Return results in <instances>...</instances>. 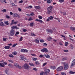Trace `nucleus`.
<instances>
[{"instance_id":"nucleus-1","label":"nucleus","mask_w":75,"mask_h":75,"mask_svg":"<svg viewBox=\"0 0 75 75\" xmlns=\"http://www.w3.org/2000/svg\"><path fill=\"white\" fill-rule=\"evenodd\" d=\"M22 67H23L25 69H27V70L30 69V66L27 63L25 64Z\"/></svg>"},{"instance_id":"nucleus-2","label":"nucleus","mask_w":75,"mask_h":75,"mask_svg":"<svg viewBox=\"0 0 75 75\" xmlns=\"http://www.w3.org/2000/svg\"><path fill=\"white\" fill-rule=\"evenodd\" d=\"M53 8V6H50L47 8L48 12V14H51L52 12V8Z\"/></svg>"},{"instance_id":"nucleus-3","label":"nucleus","mask_w":75,"mask_h":75,"mask_svg":"<svg viewBox=\"0 0 75 75\" xmlns=\"http://www.w3.org/2000/svg\"><path fill=\"white\" fill-rule=\"evenodd\" d=\"M75 59H74V60L72 61L71 62V64L70 67L71 68H72L73 67H74V66H75Z\"/></svg>"},{"instance_id":"nucleus-4","label":"nucleus","mask_w":75,"mask_h":75,"mask_svg":"<svg viewBox=\"0 0 75 75\" xmlns=\"http://www.w3.org/2000/svg\"><path fill=\"white\" fill-rule=\"evenodd\" d=\"M64 69L65 70H67V69H68V68H69V65H68V63H66V64L64 65Z\"/></svg>"},{"instance_id":"nucleus-5","label":"nucleus","mask_w":75,"mask_h":75,"mask_svg":"<svg viewBox=\"0 0 75 75\" xmlns=\"http://www.w3.org/2000/svg\"><path fill=\"white\" fill-rule=\"evenodd\" d=\"M19 59L20 60H24L25 61H26V58L24 57V56L21 55H20Z\"/></svg>"},{"instance_id":"nucleus-6","label":"nucleus","mask_w":75,"mask_h":75,"mask_svg":"<svg viewBox=\"0 0 75 75\" xmlns=\"http://www.w3.org/2000/svg\"><path fill=\"white\" fill-rule=\"evenodd\" d=\"M15 33V31H14V30H13V29H12L10 31V35L11 36H13L14 35V34Z\"/></svg>"},{"instance_id":"nucleus-7","label":"nucleus","mask_w":75,"mask_h":75,"mask_svg":"<svg viewBox=\"0 0 75 75\" xmlns=\"http://www.w3.org/2000/svg\"><path fill=\"white\" fill-rule=\"evenodd\" d=\"M14 66L15 67H16V68H19V69H21L22 68V67L21 66H20L17 63H15L14 64Z\"/></svg>"},{"instance_id":"nucleus-8","label":"nucleus","mask_w":75,"mask_h":75,"mask_svg":"<svg viewBox=\"0 0 75 75\" xmlns=\"http://www.w3.org/2000/svg\"><path fill=\"white\" fill-rule=\"evenodd\" d=\"M41 51L42 52H47L48 50L46 48H44L42 49V50H41Z\"/></svg>"},{"instance_id":"nucleus-9","label":"nucleus","mask_w":75,"mask_h":75,"mask_svg":"<svg viewBox=\"0 0 75 75\" xmlns=\"http://www.w3.org/2000/svg\"><path fill=\"white\" fill-rule=\"evenodd\" d=\"M62 69H63V66H61L57 68V70L58 71H62Z\"/></svg>"},{"instance_id":"nucleus-10","label":"nucleus","mask_w":75,"mask_h":75,"mask_svg":"<svg viewBox=\"0 0 75 75\" xmlns=\"http://www.w3.org/2000/svg\"><path fill=\"white\" fill-rule=\"evenodd\" d=\"M47 32L49 34H52L53 33V31L51 29H47Z\"/></svg>"},{"instance_id":"nucleus-11","label":"nucleus","mask_w":75,"mask_h":75,"mask_svg":"<svg viewBox=\"0 0 75 75\" xmlns=\"http://www.w3.org/2000/svg\"><path fill=\"white\" fill-rule=\"evenodd\" d=\"M7 63L4 62L2 63V64L1 63H0V66L2 67H4V65H7Z\"/></svg>"},{"instance_id":"nucleus-12","label":"nucleus","mask_w":75,"mask_h":75,"mask_svg":"<svg viewBox=\"0 0 75 75\" xmlns=\"http://www.w3.org/2000/svg\"><path fill=\"white\" fill-rule=\"evenodd\" d=\"M13 17H18V18H19V15L16 13H13Z\"/></svg>"},{"instance_id":"nucleus-13","label":"nucleus","mask_w":75,"mask_h":75,"mask_svg":"<svg viewBox=\"0 0 75 75\" xmlns=\"http://www.w3.org/2000/svg\"><path fill=\"white\" fill-rule=\"evenodd\" d=\"M70 28L71 30H72L73 31L75 32V28L74 27H70Z\"/></svg>"},{"instance_id":"nucleus-14","label":"nucleus","mask_w":75,"mask_h":75,"mask_svg":"<svg viewBox=\"0 0 75 75\" xmlns=\"http://www.w3.org/2000/svg\"><path fill=\"white\" fill-rule=\"evenodd\" d=\"M49 72H50V70L49 69H48L45 71L44 73L45 74H48V73H49Z\"/></svg>"},{"instance_id":"nucleus-15","label":"nucleus","mask_w":75,"mask_h":75,"mask_svg":"<svg viewBox=\"0 0 75 75\" xmlns=\"http://www.w3.org/2000/svg\"><path fill=\"white\" fill-rule=\"evenodd\" d=\"M40 40V39L37 38V39L35 40V42L36 43H38Z\"/></svg>"},{"instance_id":"nucleus-16","label":"nucleus","mask_w":75,"mask_h":75,"mask_svg":"<svg viewBox=\"0 0 75 75\" xmlns=\"http://www.w3.org/2000/svg\"><path fill=\"white\" fill-rule=\"evenodd\" d=\"M35 21H38V22H40V23H42L43 22L40 19H35Z\"/></svg>"},{"instance_id":"nucleus-17","label":"nucleus","mask_w":75,"mask_h":75,"mask_svg":"<svg viewBox=\"0 0 75 75\" xmlns=\"http://www.w3.org/2000/svg\"><path fill=\"white\" fill-rule=\"evenodd\" d=\"M44 56L46 57V58H50V55L47 54H45Z\"/></svg>"},{"instance_id":"nucleus-18","label":"nucleus","mask_w":75,"mask_h":75,"mask_svg":"<svg viewBox=\"0 0 75 75\" xmlns=\"http://www.w3.org/2000/svg\"><path fill=\"white\" fill-rule=\"evenodd\" d=\"M67 59H68V58L67 57H65L64 58H63L62 59V61H65V60H67Z\"/></svg>"},{"instance_id":"nucleus-19","label":"nucleus","mask_w":75,"mask_h":75,"mask_svg":"<svg viewBox=\"0 0 75 75\" xmlns=\"http://www.w3.org/2000/svg\"><path fill=\"white\" fill-rule=\"evenodd\" d=\"M0 26H2V27H4V23L3 22H1L0 24Z\"/></svg>"},{"instance_id":"nucleus-20","label":"nucleus","mask_w":75,"mask_h":75,"mask_svg":"<svg viewBox=\"0 0 75 75\" xmlns=\"http://www.w3.org/2000/svg\"><path fill=\"white\" fill-rule=\"evenodd\" d=\"M10 46H5L4 47V49H9L10 48Z\"/></svg>"},{"instance_id":"nucleus-21","label":"nucleus","mask_w":75,"mask_h":75,"mask_svg":"<svg viewBox=\"0 0 75 75\" xmlns=\"http://www.w3.org/2000/svg\"><path fill=\"white\" fill-rule=\"evenodd\" d=\"M4 23L5 24H6V25H9V23L8 21H5L4 22Z\"/></svg>"},{"instance_id":"nucleus-22","label":"nucleus","mask_w":75,"mask_h":75,"mask_svg":"<svg viewBox=\"0 0 75 75\" xmlns=\"http://www.w3.org/2000/svg\"><path fill=\"white\" fill-rule=\"evenodd\" d=\"M52 38H51V37H50L48 38H47V40L48 41H51V40Z\"/></svg>"},{"instance_id":"nucleus-23","label":"nucleus","mask_w":75,"mask_h":75,"mask_svg":"<svg viewBox=\"0 0 75 75\" xmlns=\"http://www.w3.org/2000/svg\"><path fill=\"white\" fill-rule=\"evenodd\" d=\"M75 72L72 71H69V74H75Z\"/></svg>"},{"instance_id":"nucleus-24","label":"nucleus","mask_w":75,"mask_h":75,"mask_svg":"<svg viewBox=\"0 0 75 75\" xmlns=\"http://www.w3.org/2000/svg\"><path fill=\"white\" fill-rule=\"evenodd\" d=\"M48 18L49 20H52V19H53V18H54V17L51 16L50 17H49Z\"/></svg>"},{"instance_id":"nucleus-25","label":"nucleus","mask_w":75,"mask_h":75,"mask_svg":"<svg viewBox=\"0 0 75 75\" xmlns=\"http://www.w3.org/2000/svg\"><path fill=\"white\" fill-rule=\"evenodd\" d=\"M9 57H11V58H14V56L12 54H10L9 55Z\"/></svg>"},{"instance_id":"nucleus-26","label":"nucleus","mask_w":75,"mask_h":75,"mask_svg":"<svg viewBox=\"0 0 75 75\" xmlns=\"http://www.w3.org/2000/svg\"><path fill=\"white\" fill-rule=\"evenodd\" d=\"M8 71L7 69L5 71V73H6V74H8Z\"/></svg>"},{"instance_id":"nucleus-27","label":"nucleus","mask_w":75,"mask_h":75,"mask_svg":"<svg viewBox=\"0 0 75 75\" xmlns=\"http://www.w3.org/2000/svg\"><path fill=\"white\" fill-rule=\"evenodd\" d=\"M12 54L13 55H17V52H12Z\"/></svg>"},{"instance_id":"nucleus-28","label":"nucleus","mask_w":75,"mask_h":75,"mask_svg":"<svg viewBox=\"0 0 75 75\" xmlns=\"http://www.w3.org/2000/svg\"><path fill=\"white\" fill-rule=\"evenodd\" d=\"M35 64L36 65H39V64H40V63H39L38 61H37L35 62Z\"/></svg>"},{"instance_id":"nucleus-29","label":"nucleus","mask_w":75,"mask_h":75,"mask_svg":"<svg viewBox=\"0 0 75 75\" xmlns=\"http://www.w3.org/2000/svg\"><path fill=\"white\" fill-rule=\"evenodd\" d=\"M18 34H19V32H17L16 33V34H15V36L17 37V35Z\"/></svg>"},{"instance_id":"nucleus-30","label":"nucleus","mask_w":75,"mask_h":75,"mask_svg":"<svg viewBox=\"0 0 75 75\" xmlns=\"http://www.w3.org/2000/svg\"><path fill=\"white\" fill-rule=\"evenodd\" d=\"M68 44H69V43H68V42H66L65 43V45L66 47H67V46H68Z\"/></svg>"},{"instance_id":"nucleus-31","label":"nucleus","mask_w":75,"mask_h":75,"mask_svg":"<svg viewBox=\"0 0 75 75\" xmlns=\"http://www.w3.org/2000/svg\"><path fill=\"white\" fill-rule=\"evenodd\" d=\"M51 2V0H47V3L48 4L50 3Z\"/></svg>"},{"instance_id":"nucleus-32","label":"nucleus","mask_w":75,"mask_h":75,"mask_svg":"<svg viewBox=\"0 0 75 75\" xmlns=\"http://www.w3.org/2000/svg\"><path fill=\"white\" fill-rule=\"evenodd\" d=\"M51 68L52 69H55L56 68L55 67H51Z\"/></svg>"},{"instance_id":"nucleus-33","label":"nucleus","mask_w":75,"mask_h":75,"mask_svg":"<svg viewBox=\"0 0 75 75\" xmlns=\"http://www.w3.org/2000/svg\"><path fill=\"white\" fill-rule=\"evenodd\" d=\"M8 66H9V67H10L11 68H13V66L12 65V64H9L8 65Z\"/></svg>"},{"instance_id":"nucleus-34","label":"nucleus","mask_w":75,"mask_h":75,"mask_svg":"<svg viewBox=\"0 0 75 75\" xmlns=\"http://www.w3.org/2000/svg\"><path fill=\"white\" fill-rule=\"evenodd\" d=\"M23 37H21L19 39V41H21L23 40Z\"/></svg>"},{"instance_id":"nucleus-35","label":"nucleus","mask_w":75,"mask_h":75,"mask_svg":"<svg viewBox=\"0 0 75 75\" xmlns=\"http://www.w3.org/2000/svg\"><path fill=\"white\" fill-rule=\"evenodd\" d=\"M11 5H12L13 6H17V5H15V4H14V3L13 2L11 3Z\"/></svg>"},{"instance_id":"nucleus-36","label":"nucleus","mask_w":75,"mask_h":75,"mask_svg":"<svg viewBox=\"0 0 75 75\" xmlns=\"http://www.w3.org/2000/svg\"><path fill=\"white\" fill-rule=\"evenodd\" d=\"M30 25L31 27H33V25H34V23H30Z\"/></svg>"},{"instance_id":"nucleus-37","label":"nucleus","mask_w":75,"mask_h":75,"mask_svg":"<svg viewBox=\"0 0 75 75\" xmlns=\"http://www.w3.org/2000/svg\"><path fill=\"white\" fill-rule=\"evenodd\" d=\"M8 61L9 62H11V63H13V62H14L11 60H9Z\"/></svg>"},{"instance_id":"nucleus-38","label":"nucleus","mask_w":75,"mask_h":75,"mask_svg":"<svg viewBox=\"0 0 75 75\" xmlns=\"http://www.w3.org/2000/svg\"><path fill=\"white\" fill-rule=\"evenodd\" d=\"M35 8H37V9H38L40 8V7L39 6H35Z\"/></svg>"},{"instance_id":"nucleus-39","label":"nucleus","mask_w":75,"mask_h":75,"mask_svg":"<svg viewBox=\"0 0 75 75\" xmlns=\"http://www.w3.org/2000/svg\"><path fill=\"white\" fill-rule=\"evenodd\" d=\"M17 45V43L13 45L12 46V47H16V46Z\"/></svg>"},{"instance_id":"nucleus-40","label":"nucleus","mask_w":75,"mask_h":75,"mask_svg":"<svg viewBox=\"0 0 75 75\" xmlns=\"http://www.w3.org/2000/svg\"><path fill=\"white\" fill-rule=\"evenodd\" d=\"M32 36H33L34 37H35L36 35L35 34H34V33H31Z\"/></svg>"},{"instance_id":"nucleus-41","label":"nucleus","mask_w":75,"mask_h":75,"mask_svg":"<svg viewBox=\"0 0 75 75\" xmlns=\"http://www.w3.org/2000/svg\"><path fill=\"white\" fill-rule=\"evenodd\" d=\"M3 40L4 41H6L7 40V38H3Z\"/></svg>"},{"instance_id":"nucleus-42","label":"nucleus","mask_w":75,"mask_h":75,"mask_svg":"<svg viewBox=\"0 0 75 75\" xmlns=\"http://www.w3.org/2000/svg\"><path fill=\"white\" fill-rule=\"evenodd\" d=\"M2 11L4 12V13H6V9H4L2 10Z\"/></svg>"},{"instance_id":"nucleus-43","label":"nucleus","mask_w":75,"mask_h":75,"mask_svg":"<svg viewBox=\"0 0 75 75\" xmlns=\"http://www.w3.org/2000/svg\"><path fill=\"white\" fill-rule=\"evenodd\" d=\"M28 52V50L26 49H24V52Z\"/></svg>"},{"instance_id":"nucleus-44","label":"nucleus","mask_w":75,"mask_h":75,"mask_svg":"<svg viewBox=\"0 0 75 75\" xmlns=\"http://www.w3.org/2000/svg\"><path fill=\"white\" fill-rule=\"evenodd\" d=\"M29 65H30V66H31V67H33V66H34V64H33V63H29Z\"/></svg>"},{"instance_id":"nucleus-45","label":"nucleus","mask_w":75,"mask_h":75,"mask_svg":"<svg viewBox=\"0 0 75 75\" xmlns=\"http://www.w3.org/2000/svg\"><path fill=\"white\" fill-rule=\"evenodd\" d=\"M6 18H10V16H9L8 15H6Z\"/></svg>"},{"instance_id":"nucleus-46","label":"nucleus","mask_w":75,"mask_h":75,"mask_svg":"<svg viewBox=\"0 0 75 75\" xmlns=\"http://www.w3.org/2000/svg\"><path fill=\"white\" fill-rule=\"evenodd\" d=\"M64 1V0H59V2L60 3H63Z\"/></svg>"},{"instance_id":"nucleus-47","label":"nucleus","mask_w":75,"mask_h":75,"mask_svg":"<svg viewBox=\"0 0 75 75\" xmlns=\"http://www.w3.org/2000/svg\"><path fill=\"white\" fill-rule=\"evenodd\" d=\"M23 32H26V31H27V30L26 29H23Z\"/></svg>"},{"instance_id":"nucleus-48","label":"nucleus","mask_w":75,"mask_h":75,"mask_svg":"<svg viewBox=\"0 0 75 75\" xmlns=\"http://www.w3.org/2000/svg\"><path fill=\"white\" fill-rule=\"evenodd\" d=\"M61 13H63V15H66V14H67V13H66V12H62Z\"/></svg>"},{"instance_id":"nucleus-49","label":"nucleus","mask_w":75,"mask_h":75,"mask_svg":"<svg viewBox=\"0 0 75 75\" xmlns=\"http://www.w3.org/2000/svg\"><path fill=\"white\" fill-rule=\"evenodd\" d=\"M33 61H36L37 58H33Z\"/></svg>"},{"instance_id":"nucleus-50","label":"nucleus","mask_w":75,"mask_h":75,"mask_svg":"<svg viewBox=\"0 0 75 75\" xmlns=\"http://www.w3.org/2000/svg\"><path fill=\"white\" fill-rule=\"evenodd\" d=\"M40 58H42V57H44V55H42V54H40Z\"/></svg>"},{"instance_id":"nucleus-51","label":"nucleus","mask_w":75,"mask_h":75,"mask_svg":"<svg viewBox=\"0 0 75 75\" xmlns=\"http://www.w3.org/2000/svg\"><path fill=\"white\" fill-rule=\"evenodd\" d=\"M33 70H34V71H38V69H37V68H34L33 69Z\"/></svg>"},{"instance_id":"nucleus-52","label":"nucleus","mask_w":75,"mask_h":75,"mask_svg":"<svg viewBox=\"0 0 75 75\" xmlns=\"http://www.w3.org/2000/svg\"><path fill=\"white\" fill-rule=\"evenodd\" d=\"M70 47L71 49H73V48H74L73 47V46H72V45H70Z\"/></svg>"},{"instance_id":"nucleus-53","label":"nucleus","mask_w":75,"mask_h":75,"mask_svg":"<svg viewBox=\"0 0 75 75\" xmlns=\"http://www.w3.org/2000/svg\"><path fill=\"white\" fill-rule=\"evenodd\" d=\"M24 49H22L21 50V52H24Z\"/></svg>"},{"instance_id":"nucleus-54","label":"nucleus","mask_w":75,"mask_h":75,"mask_svg":"<svg viewBox=\"0 0 75 75\" xmlns=\"http://www.w3.org/2000/svg\"><path fill=\"white\" fill-rule=\"evenodd\" d=\"M67 63L65 62H62V64H63V65H64L66 63Z\"/></svg>"},{"instance_id":"nucleus-55","label":"nucleus","mask_w":75,"mask_h":75,"mask_svg":"<svg viewBox=\"0 0 75 75\" xmlns=\"http://www.w3.org/2000/svg\"><path fill=\"white\" fill-rule=\"evenodd\" d=\"M23 0H21V1H19L18 3H23Z\"/></svg>"},{"instance_id":"nucleus-56","label":"nucleus","mask_w":75,"mask_h":75,"mask_svg":"<svg viewBox=\"0 0 75 75\" xmlns=\"http://www.w3.org/2000/svg\"><path fill=\"white\" fill-rule=\"evenodd\" d=\"M61 74L62 75H66V74L65 73H62Z\"/></svg>"},{"instance_id":"nucleus-57","label":"nucleus","mask_w":75,"mask_h":75,"mask_svg":"<svg viewBox=\"0 0 75 75\" xmlns=\"http://www.w3.org/2000/svg\"><path fill=\"white\" fill-rule=\"evenodd\" d=\"M40 42H44V40H40Z\"/></svg>"},{"instance_id":"nucleus-58","label":"nucleus","mask_w":75,"mask_h":75,"mask_svg":"<svg viewBox=\"0 0 75 75\" xmlns=\"http://www.w3.org/2000/svg\"><path fill=\"white\" fill-rule=\"evenodd\" d=\"M39 18L40 19H42V17L41 16H40L39 17Z\"/></svg>"},{"instance_id":"nucleus-59","label":"nucleus","mask_w":75,"mask_h":75,"mask_svg":"<svg viewBox=\"0 0 75 75\" xmlns=\"http://www.w3.org/2000/svg\"><path fill=\"white\" fill-rule=\"evenodd\" d=\"M29 20L30 21H31V20H33V18L31 17H30L29 18Z\"/></svg>"},{"instance_id":"nucleus-60","label":"nucleus","mask_w":75,"mask_h":75,"mask_svg":"<svg viewBox=\"0 0 75 75\" xmlns=\"http://www.w3.org/2000/svg\"><path fill=\"white\" fill-rule=\"evenodd\" d=\"M31 55L33 56V57H35V54H31Z\"/></svg>"},{"instance_id":"nucleus-61","label":"nucleus","mask_w":75,"mask_h":75,"mask_svg":"<svg viewBox=\"0 0 75 75\" xmlns=\"http://www.w3.org/2000/svg\"><path fill=\"white\" fill-rule=\"evenodd\" d=\"M43 45H45V46H47V43H44Z\"/></svg>"},{"instance_id":"nucleus-62","label":"nucleus","mask_w":75,"mask_h":75,"mask_svg":"<svg viewBox=\"0 0 75 75\" xmlns=\"http://www.w3.org/2000/svg\"><path fill=\"white\" fill-rule=\"evenodd\" d=\"M18 21H17V22H13V23L14 24H17V23H18Z\"/></svg>"},{"instance_id":"nucleus-63","label":"nucleus","mask_w":75,"mask_h":75,"mask_svg":"<svg viewBox=\"0 0 75 75\" xmlns=\"http://www.w3.org/2000/svg\"><path fill=\"white\" fill-rule=\"evenodd\" d=\"M47 65V63H44L43 64V66H45V65Z\"/></svg>"},{"instance_id":"nucleus-64","label":"nucleus","mask_w":75,"mask_h":75,"mask_svg":"<svg viewBox=\"0 0 75 75\" xmlns=\"http://www.w3.org/2000/svg\"><path fill=\"white\" fill-rule=\"evenodd\" d=\"M18 10L19 11H21V8H18Z\"/></svg>"}]
</instances>
